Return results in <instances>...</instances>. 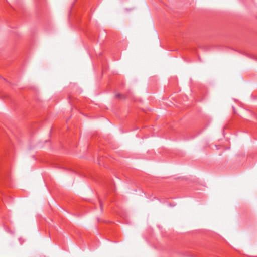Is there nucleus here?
Returning a JSON list of instances; mask_svg holds the SVG:
<instances>
[{
	"label": "nucleus",
	"mask_w": 257,
	"mask_h": 257,
	"mask_svg": "<svg viewBox=\"0 0 257 257\" xmlns=\"http://www.w3.org/2000/svg\"><path fill=\"white\" fill-rule=\"evenodd\" d=\"M115 97L117 98H120V99L124 98V96L122 95V94H120V93L117 94L115 95Z\"/></svg>",
	"instance_id": "nucleus-1"
},
{
	"label": "nucleus",
	"mask_w": 257,
	"mask_h": 257,
	"mask_svg": "<svg viewBox=\"0 0 257 257\" xmlns=\"http://www.w3.org/2000/svg\"><path fill=\"white\" fill-rule=\"evenodd\" d=\"M100 207H101V208L102 209V203H101V202L100 201Z\"/></svg>",
	"instance_id": "nucleus-2"
}]
</instances>
